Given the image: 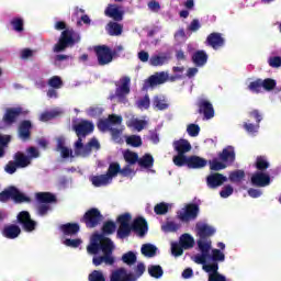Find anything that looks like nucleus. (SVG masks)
<instances>
[{"label": "nucleus", "mask_w": 281, "mask_h": 281, "mask_svg": "<svg viewBox=\"0 0 281 281\" xmlns=\"http://www.w3.org/2000/svg\"><path fill=\"white\" fill-rule=\"evenodd\" d=\"M114 249L115 245L113 240L100 234L94 235L91 244L87 246L88 254H98L100 250L103 254V256L93 257L92 265H94V267H100L102 262L109 267H113V265H115V257H113Z\"/></svg>", "instance_id": "f257e3e1"}, {"label": "nucleus", "mask_w": 281, "mask_h": 281, "mask_svg": "<svg viewBox=\"0 0 281 281\" xmlns=\"http://www.w3.org/2000/svg\"><path fill=\"white\" fill-rule=\"evenodd\" d=\"M132 218L131 213H124L117 216L116 223H119V228L116 231V237L121 240L128 238L132 232L140 238H144L148 234V222H146V218L136 217L131 224Z\"/></svg>", "instance_id": "f03ea898"}, {"label": "nucleus", "mask_w": 281, "mask_h": 281, "mask_svg": "<svg viewBox=\"0 0 281 281\" xmlns=\"http://www.w3.org/2000/svg\"><path fill=\"white\" fill-rule=\"evenodd\" d=\"M36 202L38 203L37 206V213L40 216H45L49 210H52V206L49 204L52 203H58V199L56 198V194L52 192H37L35 194Z\"/></svg>", "instance_id": "7ed1b4c3"}, {"label": "nucleus", "mask_w": 281, "mask_h": 281, "mask_svg": "<svg viewBox=\"0 0 281 281\" xmlns=\"http://www.w3.org/2000/svg\"><path fill=\"white\" fill-rule=\"evenodd\" d=\"M196 236L199 239L196 240V245L201 243L202 245H207L209 247H212V236L216 234V229L212 226H210L206 223L198 222L195 225Z\"/></svg>", "instance_id": "20e7f679"}, {"label": "nucleus", "mask_w": 281, "mask_h": 281, "mask_svg": "<svg viewBox=\"0 0 281 281\" xmlns=\"http://www.w3.org/2000/svg\"><path fill=\"white\" fill-rule=\"evenodd\" d=\"M14 201V203H30L32 200L16 189V187H9L0 192L1 203H8V201Z\"/></svg>", "instance_id": "39448f33"}, {"label": "nucleus", "mask_w": 281, "mask_h": 281, "mask_svg": "<svg viewBox=\"0 0 281 281\" xmlns=\"http://www.w3.org/2000/svg\"><path fill=\"white\" fill-rule=\"evenodd\" d=\"M94 54L97 56L98 65L104 67L113 63V58L117 52L112 50L108 45H98L94 46Z\"/></svg>", "instance_id": "423d86ee"}, {"label": "nucleus", "mask_w": 281, "mask_h": 281, "mask_svg": "<svg viewBox=\"0 0 281 281\" xmlns=\"http://www.w3.org/2000/svg\"><path fill=\"white\" fill-rule=\"evenodd\" d=\"M121 85L116 88L115 94L110 97V100L117 98L120 104H126L128 99L126 98L131 93V77H122L120 79Z\"/></svg>", "instance_id": "0eeeda50"}, {"label": "nucleus", "mask_w": 281, "mask_h": 281, "mask_svg": "<svg viewBox=\"0 0 281 281\" xmlns=\"http://www.w3.org/2000/svg\"><path fill=\"white\" fill-rule=\"evenodd\" d=\"M102 221V213L100 210L92 207L88 210L80 220V223H85L88 229L98 227V224Z\"/></svg>", "instance_id": "6e6552de"}, {"label": "nucleus", "mask_w": 281, "mask_h": 281, "mask_svg": "<svg viewBox=\"0 0 281 281\" xmlns=\"http://www.w3.org/2000/svg\"><path fill=\"white\" fill-rule=\"evenodd\" d=\"M30 112L24 111L21 106L8 108L2 116L4 126H13L16 124L20 115H27Z\"/></svg>", "instance_id": "1a4fd4ad"}, {"label": "nucleus", "mask_w": 281, "mask_h": 281, "mask_svg": "<svg viewBox=\"0 0 281 281\" xmlns=\"http://www.w3.org/2000/svg\"><path fill=\"white\" fill-rule=\"evenodd\" d=\"M78 139H87L88 135H91L95 131L93 122L83 120L72 126Z\"/></svg>", "instance_id": "9d476101"}, {"label": "nucleus", "mask_w": 281, "mask_h": 281, "mask_svg": "<svg viewBox=\"0 0 281 281\" xmlns=\"http://www.w3.org/2000/svg\"><path fill=\"white\" fill-rule=\"evenodd\" d=\"M16 218L18 223L22 225L24 232H34V229H36V221L32 220L30 212L21 211Z\"/></svg>", "instance_id": "9b49d317"}, {"label": "nucleus", "mask_w": 281, "mask_h": 281, "mask_svg": "<svg viewBox=\"0 0 281 281\" xmlns=\"http://www.w3.org/2000/svg\"><path fill=\"white\" fill-rule=\"evenodd\" d=\"M198 113L203 115L205 120L214 117V105L207 99H200L196 103Z\"/></svg>", "instance_id": "f8f14e48"}, {"label": "nucleus", "mask_w": 281, "mask_h": 281, "mask_svg": "<svg viewBox=\"0 0 281 281\" xmlns=\"http://www.w3.org/2000/svg\"><path fill=\"white\" fill-rule=\"evenodd\" d=\"M71 45V31L65 30L61 32L58 42L55 44L53 52L56 54H60V52H65L67 47Z\"/></svg>", "instance_id": "ddd939ff"}, {"label": "nucleus", "mask_w": 281, "mask_h": 281, "mask_svg": "<svg viewBox=\"0 0 281 281\" xmlns=\"http://www.w3.org/2000/svg\"><path fill=\"white\" fill-rule=\"evenodd\" d=\"M199 216V205L191 203L186 206L184 212H180L178 217L182 223H188V221H194Z\"/></svg>", "instance_id": "4468645a"}, {"label": "nucleus", "mask_w": 281, "mask_h": 281, "mask_svg": "<svg viewBox=\"0 0 281 281\" xmlns=\"http://www.w3.org/2000/svg\"><path fill=\"white\" fill-rule=\"evenodd\" d=\"M250 182L255 188H267L271 183V177L262 171H257L251 176Z\"/></svg>", "instance_id": "2eb2a0df"}, {"label": "nucleus", "mask_w": 281, "mask_h": 281, "mask_svg": "<svg viewBox=\"0 0 281 281\" xmlns=\"http://www.w3.org/2000/svg\"><path fill=\"white\" fill-rule=\"evenodd\" d=\"M32 121L30 120H23L20 122L18 127V135L22 142H27L32 137Z\"/></svg>", "instance_id": "dca6fc26"}, {"label": "nucleus", "mask_w": 281, "mask_h": 281, "mask_svg": "<svg viewBox=\"0 0 281 281\" xmlns=\"http://www.w3.org/2000/svg\"><path fill=\"white\" fill-rule=\"evenodd\" d=\"M110 281H137L135 274L125 270V268H119L110 274Z\"/></svg>", "instance_id": "f3484780"}, {"label": "nucleus", "mask_w": 281, "mask_h": 281, "mask_svg": "<svg viewBox=\"0 0 281 281\" xmlns=\"http://www.w3.org/2000/svg\"><path fill=\"white\" fill-rule=\"evenodd\" d=\"M227 177H225L223 173L215 172L211 173L206 177V186L211 190H216V188H221L223 183L227 182Z\"/></svg>", "instance_id": "a211bd4d"}, {"label": "nucleus", "mask_w": 281, "mask_h": 281, "mask_svg": "<svg viewBox=\"0 0 281 281\" xmlns=\"http://www.w3.org/2000/svg\"><path fill=\"white\" fill-rule=\"evenodd\" d=\"M205 44L213 49L225 47V37L221 33L213 32L207 35Z\"/></svg>", "instance_id": "6ab92c4d"}, {"label": "nucleus", "mask_w": 281, "mask_h": 281, "mask_svg": "<svg viewBox=\"0 0 281 281\" xmlns=\"http://www.w3.org/2000/svg\"><path fill=\"white\" fill-rule=\"evenodd\" d=\"M220 161H223L226 166H232L236 161V151L233 146H227L217 155Z\"/></svg>", "instance_id": "aec40b11"}, {"label": "nucleus", "mask_w": 281, "mask_h": 281, "mask_svg": "<svg viewBox=\"0 0 281 281\" xmlns=\"http://www.w3.org/2000/svg\"><path fill=\"white\" fill-rule=\"evenodd\" d=\"M207 166V159L201 157V156H188V165L187 168L190 170H201Z\"/></svg>", "instance_id": "412c9836"}, {"label": "nucleus", "mask_w": 281, "mask_h": 281, "mask_svg": "<svg viewBox=\"0 0 281 281\" xmlns=\"http://www.w3.org/2000/svg\"><path fill=\"white\" fill-rule=\"evenodd\" d=\"M200 251H201V255H196L194 257V262L196 265H203L205 266V263L207 262V258H210V249H212V247H210L207 244H201V241H199V245H198Z\"/></svg>", "instance_id": "4be33fe9"}, {"label": "nucleus", "mask_w": 281, "mask_h": 281, "mask_svg": "<svg viewBox=\"0 0 281 281\" xmlns=\"http://www.w3.org/2000/svg\"><path fill=\"white\" fill-rule=\"evenodd\" d=\"M2 236L9 240H14L21 236V227L15 224L5 225L2 229Z\"/></svg>", "instance_id": "5701e85b"}, {"label": "nucleus", "mask_w": 281, "mask_h": 281, "mask_svg": "<svg viewBox=\"0 0 281 281\" xmlns=\"http://www.w3.org/2000/svg\"><path fill=\"white\" fill-rule=\"evenodd\" d=\"M168 81V76L166 72H156L155 75H151L148 77V79L145 81L146 87H157V85H164Z\"/></svg>", "instance_id": "b1692460"}, {"label": "nucleus", "mask_w": 281, "mask_h": 281, "mask_svg": "<svg viewBox=\"0 0 281 281\" xmlns=\"http://www.w3.org/2000/svg\"><path fill=\"white\" fill-rule=\"evenodd\" d=\"M57 142L56 145V153H60V157L63 159H69V157L71 156V151L69 150V148H67V146H65V142L67 140V138H65V136H58L55 138Z\"/></svg>", "instance_id": "393cba45"}, {"label": "nucleus", "mask_w": 281, "mask_h": 281, "mask_svg": "<svg viewBox=\"0 0 281 281\" xmlns=\"http://www.w3.org/2000/svg\"><path fill=\"white\" fill-rule=\"evenodd\" d=\"M173 148L176 153L186 155V153H190L192 150V145L187 139H179L173 142Z\"/></svg>", "instance_id": "a878e982"}, {"label": "nucleus", "mask_w": 281, "mask_h": 281, "mask_svg": "<svg viewBox=\"0 0 281 281\" xmlns=\"http://www.w3.org/2000/svg\"><path fill=\"white\" fill-rule=\"evenodd\" d=\"M191 60L195 67H203L207 64V53L205 50H196L192 55Z\"/></svg>", "instance_id": "bb28decb"}, {"label": "nucleus", "mask_w": 281, "mask_h": 281, "mask_svg": "<svg viewBox=\"0 0 281 281\" xmlns=\"http://www.w3.org/2000/svg\"><path fill=\"white\" fill-rule=\"evenodd\" d=\"M105 16L113 19V21H122L124 19V12L120 8L110 4L105 9Z\"/></svg>", "instance_id": "cd10ccee"}, {"label": "nucleus", "mask_w": 281, "mask_h": 281, "mask_svg": "<svg viewBox=\"0 0 281 281\" xmlns=\"http://www.w3.org/2000/svg\"><path fill=\"white\" fill-rule=\"evenodd\" d=\"M75 155L76 157H89L91 155L89 147L82 144V138H78L75 143Z\"/></svg>", "instance_id": "c85d7f7f"}, {"label": "nucleus", "mask_w": 281, "mask_h": 281, "mask_svg": "<svg viewBox=\"0 0 281 281\" xmlns=\"http://www.w3.org/2000/svg\"><path fill=\"white\" fill-rule=\"evenodd\" d=\"M13 161L18 165V168H27L32 161L30 160V157H27L22 151H16L13 156Z\"/></svg>", "instance_id": "c756f323"}, {"label": "nucleus", "mask_w": 281, "mask_h": 281, "mask_svg": "<svg viewBox=\"0 0 281 281\" xmlns=\"http://www.w3.org/2000/svg\"><path fill=\"white\" fill-rule=\"evenodd\" d=\"M245 177H246L245 170L236 169V170L229 172L228 181H231V183L240 184V183H243V181H245Z\"/></svg>", "instance_id": "7c9ffc66"}, {"label": "nucleus", "mask_w": 281, "mask_h": 281, "mask_svg": "<svg viewBox=\"0 0 281 281\" xmlns=\"http://www.w3.org/2000/svg\"><path fill=\"white\" fill-rule=\"evenodd\" d=\"M90 181L92 186H94V188H102L111 183V179L106 176V173L100 176H92Z\"/></svg>", "instance_id": "2f4dec72"}, {"label": "nucleus", "mask_w": 281, "mask_h": 281, "mask_svg": "<svg viewBox=\"0 0 281 281\" xmlns=\"http://www.w3.org/2000/svg\"><path fill=\"white\" fill-rule=\"evenodd\" d=\"M75 16H80L79 20H77V27H82V23L85 25H91V18H89L87 14H85L83 9L76 8L75 9Z\"/></svg>", "instance_id": "473e14b6"}, {"label": "nucleus", "mask_w": 281, "mask_h": 281, "mask_svg": "<svg viewBox=\"0 0 281 281\" xmlns=\"http://www.w3.org/2000/svg\"><path fill=\"white\" fill-rule=\"evenodd\" d=\"M153 106L157 111H166L168 109V103L166 102V97L164 95H155L153 98Z\"/></svg>", "instance_id": "72a5a7b5"}, {"label": "nucleus", "mask_w": 281, "mask_h": 281, "mask_svg": "<svg viewBox=\"0 0 281 281\" xmlns=\"http://www.w3.org/2000/svg\"><path fill=\"white\" fill-rule=\"evenodd\" d=\"M123 159L127 162V166H135V164H138L139 161V155L127 149L123 154Z\"/></svg>", "instance_id": "f704fd0d"}, {"label": "nucleus", "mask_w": 281, "mask_h": 281, "mask_svg": "<svg viewBox=\"0 0 281 281\" xmlns=\"http://www.w3.org/2000/svg\"><path fill=\"white\" fill-rule=\"evenodd\" d=\"M123 30H124V26H122V24L117 22L108 23V34L110 36H121Z\"/></svg>", "instance_id": "c9c22d12"}, {"label": "nucleus", "mask_w": 281, "mask_h": 281, "mask_svg": "<svg viewBox=\"0 0 281 281\" xmlns=\"http://www.w3.org/2000/svg\"><path fill=\"white\" fill-rule=\"evenodd\" d=\"M140 254L146 258H155L157 256V247L153 244H144L140 248Z\"/></svg>", "instance_id": "e433bc0d"}, {"label": "nucleus", "mask_w": 281, "mask_h": 281, "mask_svg": "<svg viewBox=\"0 0 281 281\" xmlns=\"http://www.w3.org/2000/svg\"><path fill=\"white\" fill-rule=\"evenodd\" d=\"M138 166L140 168H153L155 166V158H153V155L145 154L143 157L138 158Z\"/></svg>", "instance_id": "4c0bfd02"}, {"label": "nucleus", "mask_w": 281, "mask_h": 281, "mask_svg": "<svg viewBox=\"0 0 281 281\" xmlns=\"http://www.w3.org/2000/svg\"><path fill=\"white\" fill-rule=\"evenodd\" d=\"M179 244L184 249H192V247H194V237H192V235H190L188 233H184L183 235L180 236Z\"/></svg>", "instance_id": "58836bf2"}, {"label": "nucleus", "mask_w": 281, "mask_h": 281, "mask_svg": "<svg viewBox=\"0 0 281 281\" xmlns=\"http://www.w3.org/2000/svg\"><path fill=\"white\" fill-rule=\"evenodd\" d=\"M168 63V56L166 55H153L149 58V65L151 67H161V65H166Z\"/></svg>", "instance_id": "ea45409f"}, {"label": "nucleus", "mask_w": 281, "mask_h": 281, "mask_svg": "<svg viewBox=\"0 0 281 281\" xmlns=\"http://www.w3.org/2000/svg\"><path fill=\"white\" fill-rule=\"evenodd\" d=\"M121 260L122 262H124V265H127L128 267H133V265L137 262V255L134 251L130 250L122 255Z\"/></svg>", "instance_id": "a19ab883"}, {"label": "nucleus", "mask_w": 281, "mask_h": 281, "mask_svg": "<svg viewBox=\"0 0 281 281\" xmlns=\"http://www.w3.org/2000/svg\"><path fill=\"white\" fill-rule=\"evenodd\" d=\"M120 172L121 166L119 162H111L105 175L109 177L110 181H113V179H115Z\"/></svg>", "instance_id": "79ce46f5"}, {"label": "nucleus", "mask_w": 281, "mask_h": 281, "mask_svg": "<svg viewBox=\"0 0 281 281\" xmlns=\"http://www.w3.org/2000/svg\"><path fill=\"white\" fill-rule=\"evenodd\" d=\"M255 168H257L259 172H265V170L269 168V161H267L265 156H258L255 162Z\"/></svg>", "instance_id": "37998d69"}, {"label": "nucleus", "mask_w": 281, "mask_h": 281, "mask_svg": "<svg viewBox=\"0 0 281 281\" xmlns=\"http://www.w3.org/2000/svg\"><path fill=\"white\" fill-rule=\"evenodd\" d=\"M116 227L117 226L115 225V222L106 221L102 226V234H104L105 236H111V234L115 233Z\"/></svg>", "instance_id": "c03bdc74"}, {"label": "nucleus", "mask_w": 281, "mask_h": 281, "mask_svg": "<svg viewBox=\"0 0 281 281\" xmlns=\"http://www.w3.org/2000/svg\"><path fill=\"white\" fill-rule=\"evenodd\" d=\"M210 164V170H214L215 172H218V170H225L227 168V165L222 160L220 161L218 158H213Z\"/></svg>", "instance_id": "a18cd8bd"}, {"label": "nucleus", "mask_w": 281, "mask_h": 281, "mask_svg": "<svg viewBox=\"0 0 281 281\" xmlns=\"http://www.w3.org/2000/svg\"><path fill=\"white\" fill-rule=\"evenodd\" d=\"M172 161L178 168H183V166L188 167V156H186V154H178L173 156Z\"/></svg>", "instance_id": "49530a36"}, {"label": "nucleus", "mask_w": 281, "mask_h": 281, "mask_svg": "<svg viewBox=\"0 0 281 281\" xmlns=\"http://www.w3.org/2000/svg\"><path fill=\"white\" fill-rule=\"evenodd\" d=\"M248 91L251 93H262V79H256L248 85Z\"/></svg>", "instance_id": "de8ad7c7"}, {"label": "nucleus", "mask_w": 281, "mask_h": 281, "mask_svg": "<svg viewBox=\"0 0 281 281\" xmlns=\"http://www.w3.org/2000/svg\"><path fill=\"white\" fill-rule=\"evenodd\" d=\"M278 82L272 78L261 79V87L263 91H273Z\"/></svg>", "instance_id": "09e8293b"}, {"label": "nucleus", "mask_w": 281, "mask_h": 281, "mask_svg": "<svg viewBox=\"0 0 281 281\" xmlns=\"http://www.w3.org/2000/svg\"><path fill=\"white\" fill-rule=\"evenodd\" d=\"M10 142H12V136L0 134V158L5 155L4 146H8Z\"/></svg>", "instance_id": "8fccbe9b"}, {"label": "nucleus", "mask_w": 281, "mask_h": 281, "mask_svg": "<svg viewBox=\"0 0 281 281\" xmlns=\"http://www.w3.org/2000/svg\"><path fill=\"white\" fill-rule=\"evenodd\" d=\"M168 210H169V206H168V203L166 202H160L156 204L154 207V212L158 216H164L165 214H168Z\"/></svg>", "instance_id": "3c124183"}, {"label": "nucleus", "mask_w": 281, "mask_h": 281, "mask_svg": "<svg viewBox=\"0 0 281 281\" xmlns=\"http://www.w3.org/2000/svg\"><path fill=\"white\" fill-rule=\"evenodd\" d=\"M137 109H150V97L148 94H145L143 98L138 99L136 101Z\"/></svg>", "instance_id": "603ef678"}, {"label": "nucleus", "mask_w": 281, "mask_h": 281, "mask_svg": "<svg viewBox=\"0 0 281 281\" xmlns=\"http://www.w3.org/2000/svg\"><path fill=\"white\" fill-rule=\"evenodd\" d=\"M58 111H46L40 115V122H49L58 117Z\"/></svg>", "instance_id": "864d4df0"}, {"label": "nucleus", "mask_w": 281, "mask_h": 281, "mask_svg": "<svg viewBox=\"0 0 281 281\" xmlns=\"http://www.w3.org/2000/svg\"><path fill=\"white\" fill-rule=\"evenodd\" d=\"M97 128L101 133H106V131H111V128H113V127L111 126V123L109 122V119H101L97 123Z\"/></svg>", "instance_id": "5fc2aeb1"}, {"label": "nucleus", "mask_w": 281, "mask_h": 281, "mask_svg": "<svg viewBox=\"0 0 281 281\" xmlns=\"http://www.w3.org/2000/svg\"><path fill=\"white\" fill-rule=\"evenodd\" d=\"M148 273L151 278L159 279L161 276H164V269L161 266H150L148 268Z\"/></svg>", "instance_id": "6e6d98bb"}, {"label": "nucleus", "mask_w": 281, "mask_h": 281, "mask_svg": "<svg viewBox=\"0 0 281 281\" xmlns=\"http://www.w3.org/2000/svg\"><path fill=\"white\" fill-rule=\"evenodd\" d=\"M89 281H106V277H104V272L102 270H93L89 277Z\"/></svg>", "instance_id": "4d7b16f0"}, {"label": "nucleus", "mask_w": 281, "mask_h": 281, "mask_svg": "<svg viewBox=\"0 0 281 281\" xmlns=\"http://www.w3.org/2000/svg\"><path fill=\"white\" fill-rule=\"evenodd\" d=\"M47 85L52 89H60L63 87V79L59 76H53L48 79Z\"/></svg>", "instance_id": "13d9d810"}, {"label": "nucleus", "mask_w": 281, "mask_h": 281, "mask_svg": "<svg viewBox=\"0 0 281 281\" xmlns=\"http://www.w3.org/2000/svg\"><path fill=\"white\" fill-rule=\"evenodd\" d=\"M126 144L133 146V148H139L142 146V137L137 135H132L126 138Z\"/></svg>", "instance_id": "bf43d9fd"}, {"label": "nucleus", "mask_w": 281, "mask_h": 281, "mask_svg": "<svg viewBox=\"0 0 281 281\" xmlns=\"http://www.w3.org/2000/svg\"><path fill=\"white\" fill-rule=\"evenodd\" d=\"M203 270L206 271V273H210V276H220L221 274V273H218V263L217 262L204 265Z\"/></svg>", "instance_id": "052dcab7"}, {"label": "nucleus", "mask_w": 281, "mask_h": 281, "mask_svg": "<svg viewBox=\"0 0 281 281\" xmlns=\"http://www.w3.org/2000/svg\"><path fill=\"white\" fill-rule=\"evenodd\" d=\"M11 25H12V29L14 30V32H23L24 27V23H23V19L21 18H13L11 20Z\"/></svg>", "instance_id": "680f3d73"}, {"label": "nucleus", "mask_w": 281, "mask_h": 281, "mask_svg": "<svg viewBox=\"0 0 281 281\" xmlns=\"http://www.w3.org/2000/svg\"><path fill=\"white\" fill-rule=\"evenodd\" d=\"M210 258H212L213 262H223L225 261V254L221 249H213Z\"/></svg>", "instance_id": "e2e57ef3"}, {"label": "nucleus", "mask_w": 281, "mask_h": 281, "mask_svg": "<svg viewBox=\"0 0 281 281\" xmlns=\"http://www.w3.org/2000/svg\"><path fill=\"white\" fill-rule=\"evenodd\" d=\"M162 232L166 234L170 232H178L179 231V225L175 222H167L165 225L161 226Z\"/></svg>", "instance_id": "0e129e2a"}, {"label": "nucleus", "mask_w": 281, "mask_h": 281, "mask_svg": "<svg viewBox=\"0 0 281 281\" xmlns=\"http://www.w3.org/2000/svg\"><path fill=\"white\" fill-rule=\"evenodd\" d=\"M183 246L179 243H173L171 245V254L172 256H175L176 258H179V256H183Z\"/></svg>", "instance_id": "69168bd1"}, {"label": "nucleus", "mask_w": 281, "mask_h": 281, "mask_svg": "<svg viewBox=\"0 0 281 281\" xmlns=\"http://www.w3.org/2000/svg\"><path fill=\"white\" fill-rule=\"evenodd\" d=\"M187 133L190 137H198L199 133H201V127L198 124H189L187 127Z\"/></svg>", "instance_id": "338daca9"}, {"label": "nucleus", "mask_w": 281, "mask_h": 281, "mask_svg": "<svg viewBox=\"0 0 281 281\" xmlns=\"http://www.w3.org/2000/svg\"><path fill=\"white\" fill-rule=\"evenodd\" d=\"M146 124H148L146 121L136 119L132 121L131 125L135 128V131L140 133V131H144V128H146Z\"/></svg>", "instance_id": "774afa93"}]
</instances>
